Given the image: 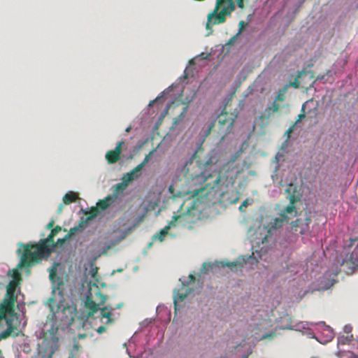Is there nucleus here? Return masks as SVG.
Segmentation results:
<instances>
[{
  "label": "nucleus",
  "mask_w": 358,
  "mask_h": 358,
  "mask_svg": "<svg viewBox=\"0 0 358 358\" xmlns=\"http://www.w3.org/2000/svg\"><path fill=\"white\" fill-rule=\"evenodd\" d=\"M54 238L50 233L46 238L41 239L38 243L20 244L23 247V253L17 267H31L44 257H48L56 247Z\"/></svg>",
  "instance_id": "obj_2"
},
{
  "label": "nucleus",
  "mask_w": 358,
  "mask_h": 358,
  "mask_svg": "<svg viewBox=\"0 0 358 358\" xmlns=\"http://www.w3.org/2000/svg\"><path fill=\"white\" fill-rule=\"evenodd\" d=\"M53 339L55 341L57 342L58 341V338L56 337V336H54L53 337Z\"/></svg>",
  "instance_id": "obj_46"
},
{
  "label": "nucleus",
  "mask_w": 358,
  "mask_h": 358,
  "mask_svg": "<svg viewBox=\"0 0 358 358\" xmlns=\"http://www.w3.org/2000/svg\"><path fill=\"white\" fill-rule=\"evenodd\" d=\"M143 167L144 166L143 164H138L134 169H133L129 173H127L124 177V179H127V182H130L134 180L138 176L137 173L141 171Z\"/></svg>",
  "instance_id": "obj_16"
},
{
  "label": "nucleus",
  "mask_w": 358,
  "mask_h": 358,
  "mask_svg": "<svg viewBox=\"0 0 358 358\" xmlns=\"http://www.w3.org/2000/svg\"><path fill=\"white\" fill-rule=\"evenodd\" d=\"M59 232V231H57L56 229H55L53 228V229L51 230V232H50V233H51L54 236H56Z\"/></svg>",
  "instance_id": "obj_37"
},
{
  "label": "nucleus",
  "mask_w": 358,
  "mask_h": 358,
  "mask_svg": "<svg viewBox=\"0 0 358 358\" xmlns=\"http://www.w3.org/2000/svg\"><path fill=\"white\" fill-rule=\"evenodd\" d=\"M162 97V96H158L155 100L150 101V105H152L155 102H157V101H160Z\"/></svg>",
  "instance_id": "obj_36"
},
{
  "label": "nucleus",
  "mask_w": 358,
  "mask_h": 358,
  "mask_svg": "<svg viewBox=\"0 0 358 358\" xmlns=\"http://www.w3.org/2000/svg\"><path fill=\"white\" fill-rule=\"evenodd\" d=\"M54 224H55V221L53 220H52L47 225H46V229H53V227H54Z\"/></svg>",
  "instance_id": "obj_33"
},
{
  "label": "nucleus",
  "mask_w": 358,
  "mask_h": 358,
  "mask_svg": "<svg viewBox=\"0 0 358 358\" xmlns=\"http://www.w3.org/2000/svg\"><path fill=\"white\" fill-rule=\"evenodd\" d=\"M130 129H131V127H129L128 128H127V129H126V131H127V132H129V131H130Z\"/></svg>",
  "instance_id": "obj_48"
},
{
  "label": "nucleus",
  "mask_w": 358,
  "mask_h": 358,
  "mask_svg": "<svg viewBox=\"0 0 358 358\" xmlns=\"http://www.w3.org/2000/svg\"><path fill=\"white\" fill-rule=\"evenodd\" d=\"M225 162L224 152L218 148L212 150L203 163L189 159L184 167L186 180L192 187L187 194L196 200L201 196L208 200L221 199L239 173L234 161Z\"/></svg>",
  "instance_id": "obj_1"
},
{
  "label": "nucleus",
  "mask_w": 358,
  "mask_h": 358,
  "mask_svg": "<svg viewBox=\"0 0 358 358\" xmlns=\"http://www.w3.org/2000/svg\"><path fill=\"white\" fill-rule=\"evenodd\" d=\"M186 205V202H184L182 206H181V209L183 210V208L185 207V206Z\"/></svg>",
  "instance_id": "obj_45"
},
{
  "label": "nucleus",
  "mask_w": 358,
  "mask_h": 358,
  "mask_svg": "<svg viewBox=\"0 0 358 358\" xmlns=\"http://www.w3.org/2000/svg\"><path fill=\"white\" fill-rule=\"evenodd\" d=\"M187 296V292L185 294H180L179 292L174 293L173 296V303L175 306V310H177V306H178V301H182Z\"/></svg>",
  "instance_id": "obj_19"
},
{
  "label": "nucleus",
  "mask_w": 358,
  "mask_h": 358,
  "mask_svg": "<svg viewBox=\"0 0 358 358\" xmlns=\"http://www.w3.org/2000/svg\"><path fill=\"white\" fill-rule=\"evenodd\" d=\"M235 8L234 0H216L214 9L208 15L206 29L211 30L213 25L225 22Z\"/></svg>",
  "instance_id": "obj_5"
},
{
  "label": "nucleus",
  "mask_w": 358,
  "mask_h": 358,
  "mask_svg": "<svg viewBox=\"0 0 358 358\" xmlns=\"http://www.w3.org/2000/svg\"><path fill=\"white\" fill-rule=\"evenodd\" d=\"M153 152H154V151L152 150L148 155H147L145 156V157L144 158L143 162L141 164H143V166H145L150 161V157L152 155Z\"/></svg>",
  "instance_id": "obj_27"
},
{
  "label": "nucleus",
  "mask_w": 358,
  "mask_h": 358,
  "mask_svg": "<svg viewBox=\"0 0 358 358\" xmlns=\"http://www.w3.org/2000/svg\"><path fill=\"white\" fill-rule=\"evenodd\" d=\"M116 198H117L116 195H113V196L108 195L105 199H103L102 200H99L97 202L96 208L92 209V216L96 215L97 212H98L97 208H99L101 210H106L108 207L110 206V205L111 203H113L114 202V201Z\"/></svg>",
  "instance_id": "obj_12"
},
{
  "label": "nucleus",
  "mask_w": 358,
  "mask_h": 358,
  "mask_svg": "<svg viewBox=\"0 0 358 358\" xmlns=\"http://www.w3.org/2000/svg\"><path fill=\"white\" fill-rule=\"evenodd\" d=\"M69 238H66V236L63 238H58L57 241L55 243L56 246L57 245H62L66 240Z\"/></svg>",
  "instance_id": "obj_30"
},
{
  "label": "nucleus",
  "mask_w": 358,
  "mask_h": 358,
  "mask_svg": "<svg viewBox=\"0 0 358 358\" xmlns=\"http://www.w3.org/2000/svg\"><path fill=\"white\" fill-rule=\"evenodd\" d=\"M124 145L123 141L117 143L115 148L113 150H108L106 154V159L108 164H115L120 159V154L122 152V147Z\"/></svg>",
  "instance_id": "obj_9"
},
{
  "label": "nucleus",
  "mask_w": 358,
  "mask_h": 358,
  "mask_svg": "<svg viewBox=\"0 0 358 358\" xmlns=\"http://www.w3.org/2000/svg\"><path fill=\"white\" fill-rule=\"evenodd\" d=\"M59 232V231H57L56 229H55L53 228V229L51 230V232H50V233H51L54 236H56Z\"/></svg>",
  "instance_id": "obj_38"
},
{
  "label": "nucleus",
  "mask_w": 358,
  "mask_h": 358,
  "mask_svg": "<svg viewBox=\"0 0 358 358\" xmlns=\"http://www.w3.org/2000/svg\"><path fill=\"white\" fill-rule=\"evenodd\" d=\"M271 108H273V112H278L280 109V106L278 103H277V101H274L271 104Z\"/></svg>",
  "instance_id": "obj_28"
},
{
  "label": "nucleus",
  "mask_w": 358,
  "mask_h": 358,
  "mask_svg": "<svg viewBox=\"0 0 358 358\" xmlns=\"http://www.w3.org/2000/svg\"><path fill=\"white\" fill-rule=\"evenodd\" d=\"M311 358H315V357H311Z\"/></svg>",
  "instance_id": "obj_51"
},
{
  "label": "nucleus",
  "mask_w": 358,
  "mask_h": 358,
  "mask_svg": "<svg viewBox=\"0 0 358 358\" xmlns=\"http://www.w3.org/2000/svg\"><path fill=\"white\" fill-rule=\"evenodd\" d=\"M292 131V127L289 128V129L287 131V133L288 134H289Z\"/></svg>",
  "instance_id": "obj_43"
},
{
  "label": "nucleus",
  "mask_w": 358,
  "mask_h": 358,
  "mask_svg": "<svg viewBox=\"0 0 358 358\" xmlns=\"http://www.w3.org/2000/svg\"><path fill=\"white\" fill-rule=\"evenodd\" d=\"M235 1H236L237 6L239 8H241L242 10L245 8L244 0H235Z\"/></svg>",
  "instance_id": "obj_31"
},
{
  "label": "nucleus",
  "mask_w": 358,
  "mask_h": 358,
  "mask_svg": "<svg viewBox=\"0 0 358 358\" xmlns=\"http://www.w3.org/2000/svg\"><path fill=\"white\" fill-rule=\"evenodd\" d=\"M304 108H305V106L303 105L302 106V113L299 114L298 115V117H297V120L295 122V124H297L298 122H299L300 121H301L303 118H305L306 117V115H305V110H304Z\"/></svg>",
  "instance_id": "obj_26"
},
{
  "label": "nucleus",
  "mask_w": 358,
  "mask_h": 358,
  "mask_svg": "<svg viewBox=\"0 0 358 358\" xmlns=\"http://www.w3.org/2000/svg\"><path fill=\"white\" fill-rule=\"evenodd\" d=\"M187 201L189 202L188 205L189 206L185 207V211L180 215L173 216L169 224L161 229L159 234L155 236V238L162 241L170 228L175 226L177 223H180L182 225L185 226L187 224H195L200 220L201 210L197 206L198 201L195 199H189Z\"/></svg>",
  "instance_id": "obj_3"
},
{
  "label": "nucleus",
  "mask_w": 358,
  "mask_h": 358,
  "mask_svg": "<svg viewBox=\"0 0 358 358\" xmlns=\"http://www.w3.org/2000/svg\"><path fill=\"white\" fill-rule=\"evenodd\" d=\"M236 262H232V263H228V264H226V266H231V267L234 266H236Z\"/></svg>",
  "instance_id": "obj_39"
},
{
  "label": "nucleus",
  "mask_w": 358,
  "mask_h": 358,
  "mask_svg": "<svg viewBox=\"0 0 358 358\" xmlns=\"http://www.w3.org/2000/svg\"><path fill=\"white\" fill-rule=\"evenodd\" d=\"M236 116L232 113H222L217 115L214 124L210 127H217L218 132L222 134V138L229 134L234 124Z\"/></svg>",
  "instance_id": "obj_7"
},
{
  "label": "nucleus",
  "mask_w": 358,
  "mask_h": 358,
  "mask_svg": "<svg viewBox=\"0 0 358 358\" xmlns=\"http://www.w3.org/2000/svg\"><path fill=\"white\" fill-rule=\"evenodd\" d=\"M5 307L6 306H2V305L0 304V322L3 320H5L6 322L7 320H10L6 316V314L13 315L14 313V310H7Z\"/></svg>",
  "instance_id": "obj_20"
},
{
  "label": "nucleus",
  "mask_w": 358,
  "mask_h": 358,
  "mask_svg": "<svg viewBox=\"0 0 358 358\" xmlns=\"http://www.w3.org/2000/svg\"><path fill=\"white\" fill-rule=\"evenodd\" d=\"M106 327H104V326H101L99 327L97 329H96V331L98 334H101L102 333H103L104 331H106Z\"/></svg>",
  "instance_id": "obj_34"
},
{
  "label": "nucleus",
  "mask_w": 358,
  "mask_h": 358,
  "mask_svg": "<svg viewBox=\"0 0 358 358\" xmlns=\"http://www.w3.org/2000/svg\"><path fill=\"white\" fill-rule=\"evenodd\" d=\"M189 278H190V280H191V281H192V282H194V281L195 280V277H194V275H192V274H190V275H189Z\"/></svg>",
  "instance_id": "obj_40"
},
{
  "label": "nucleus",
  "mask_w": 358,
  "mask_h": 358,
  "mask_svg": "<svg viewBox=\"0 0 358 358\" xmlns=\"http://www.w3.org/2000/svg\"><path fill=\"white\" fill-rule=\"evenodd\" d=\"M68 358H75L73 354H71Z\"/></svg>",
  "instance_id": "obj_47"
},
{
  "label": "nucleus",
  "mask_w": 358,
  "mask_h": 358,
  "mask_svg": "<svg viewBox=\"0 0 358 358\" xmlns=\"http://www.w3.org/2000/svg\"><path fill=\"white\" fill-rule=\"evenodd\" d=\"M106 301V296L102 294L99 289H96V293L93 295L90 293L87 296L85 306L88 309V317L93 316L95 313L100 310V317L103 320L106 318V324H109L113 322L114 320L112 318V312L115 309H120L123 306V303H119L113 307L110 305H108L103 308H100L99 307L105 303Z\"/></svg>",
  "instance_id": "obj_4"
},
{
  "label": "nucleus",
  "mask_w": 358,
  "mask_h": 358,
  "mask_svg": "<svg viewBox=\"0 0 358 358\" xmlns=\"http://www.w3.org/2000/svg\"><path fill=\"white\" fill-rule=\"evenodd\" d=\"M306 79L310 80L311 83L310 85H312L314 83V81H313V76L310 74V73L302 71L295 78L294 81L292 83V85L295 88L299 87L301 85H303V87H307V86H306L307 85L306 82Z\"/></svg>",
  "instance_id": "obj_11"
},
{
  "label": "nucleus",
  "mask_w": 358,
  "mask_h": 358,
  "mask_svg": "<svg viewBox=\"0 0 358 358\" xmlns=\"http://www.w3.org/2000/svg\"><path fill=\"white\" fill-rule=\"evenodd\" d=\"M12 322H13L12 320H7L8 328L6 330H5L4 331H3L0 334V339L6 338L13 331L15 328L13 327Z\"/></svg>",
  "instance_id": "obj_18"
},
{
  "label": "nucleus",
  "mask_w": 358,
  "mask_h": 358,
  "mask_svg": "<svg viewBox=\"0 0 358 358\" xmlns=\"http://www.w3.org/2000/svg\"><path fill=\"white\" fill-rule=\"evenodd\" d=\"M248 200L244 201L241 203V205L240 206V207H239V210H242L243 208V207H246V206H248Z\"/></svg>",
  "instance_id": "obj_35"
},
{
  "label": "nucleus",
  "mask_w": 358,
  "mask_h": 358,
  "mask_svg": "<svg viewBox=\"0 0 358 358\" xmlns=\"http://www.w3.org/2000/svg\"><path fill=\"white\" fill-rule=\"evenodd\" d=\"M17 283L15 281H10L7 286L6 294L3 299V301L0 303L2 306H6L7 310H15V302L16 301V296L15 295Z\"/></svg>",
  "instance_id": "obj_8"
},
{
  "label": "nucleus",
  "mask_w": 358,
  "mask_h": 358,
  "mask_svg": "<svg viewBox=\"0 0 358 358\" xmlns=\"http://www.w3.org/2000/svg\"><path fill=\"white\" fill-rule=\"evenodd\" d=\"M238 36V35H237V34H236V36H233L232 38H231L229 40V41H228V43H227V45H233V44L236 42V39H237Z\"/></svg>",
  "instance_id": "obj_32"
},
{
  "label": "nucleus",
  "mask_w": 358,
  "mask_h": 358,
  "mask_svg": "<svg viewBox=\"0 0 358 358\" xmlns=\"http://www.w3.org/2000/svg\"><path fill=\"white\" fill-rule=\"evenodd\" d=\"M13 278L11 281H15L17 285H19L20 282L22 280L21 274L17 269H13L12 271H9L8 273Z\"/></svg>",
  "instance_id": "obj_21"
},
{
  "label": "nucleus",
  "mask_w": 358,
  "mask_h": 358,
  "mask_svg": "<svg viewBox=\"0 0 358 358\" xmlns=\"http://www.w3.org/2000/svg\"><path fill=\"white\" fill-rule=\"evenodd\" d=\"M273 113L274 112H273V108H271V106H269L265 109L264 117L266 119H268Z\"/></svg>",
  "instance_id": "obj_24"
},
{
  "label": "nucleus",
  "mask_w": 358,
  "mask_h": 358,
  "mask_svg": "<svg viewBox=\"0 0 358 358\" xmlns=\"http://www.w3.org/2000/svg\"><path fill=\"white\" fill-rule=\"evenodd\" d=\"M79 229V227H75L71 228L69 233L66 235V238H70L73 235H74Z\"/></svg>",
  "instance_id": "obj_25"
},
{
  "label": "nucleus",
  "mask_w": 358,
  "mask_h": 358,
  "mask_svg": "<svg viewBox=\"0 0 358 358\" xmlns=\"http://www.w3.org/2000/svg\"><path fill=\"white\" fill-rule=\"evenodd\" d=\"M53 317H58L59 320L66 319L73 320L75 309L69 306L64 300H61L57 305H54L53 298L49 299L47 303Z\"/></svg>",
  "instance_id": "obj_6"
},
{
  "label": "nucleus",
  "mask_w": 358,
  "mask_h": 358,
  "mask_svg": "<svg viewBox=\"0 0 358 358\" xmlns=\"http://www.w3.org/2000/svg\"><path fill=\"white\" fill-rule=\"evenodd\" d=\"M326 275L327 274H325L322 278H321L320 279V289H323V290L328 289L331 288L334 285V282H336V280L334 279L327 278Z\"/></svg>",
  "instance_id": "obj_15"
},
{
  "label": "nucleus",
  "mask_w": 358,
  "mask_h": 358,
  "mask_svg": "<svg viewBox=\"0 0 358 358\" xmlns=\"http://www.w3.org/2000/svg\"><path fill=\"white\" fill-rule=\"evenodd\" d=\"M245 25H246V23L244 21L242 20V21L239 22V24H238L239 29H238V32L237 33V35H239L243 31Z\"/></svg>",
  "instance_id": "obj_29"
},
{
  "label": "nucleus",
  "mask_w": 358,
  "mask_h": 358,
  "mask_svg": "<svg viewBox=\"0 0 358 358\" xmlns=\"http://www.w3.org/2000/svg\"><path fill=\"white\" fill-rule=\"evenodd\" d=\"M289 203L287 206L285 210L282 211L281 213L280 214L281 217L285 218L287 221L289 219L287 214L292 213L296 211L294 204L296 202L300 200V196L292 193L289 194Z\"/></svg>",
  "instance_id": "obj_10"
},
{
  "label": "nucleus",
  "mask_w": 358,
  "mask_h": 358,
  "mask_svg": "<svg viewBox=\"0 0 358 358\" xmlns=\"http://www.w3.org/2000/svg\"><path fill=\"white\" fill-rule=\"evenodd\" d=\"M287 88L286 87L281 89L278 93L277 96L275 98V101H283L285 100V94L286 93Z\"/></svg>",
  "instance_id": "obj_22"
},
{
  "label": "nucleus",
  "mask_w": 358,
  "mask_h": 358,
  "mask_svg": "<svg viewBox=\"0 0 358 358\" xmlns=\"http://www.w3.org/2000/svg\"><path fill=\"white\" fill-rule=\"evenodd\" d=\"M49 278L50 280L54 285V289H55V285L58 289L60 288V286L64 285L62 280L57 276V268L55 267H52L50 269Z\"/></svg>",
  "instance_id": "obj_13"
},
{
  "label": "nucleus",
  "mask_w": 358,
  "mask_h": 358,
  "mask_svg": "<svg viewBox=\"0 0 358 358\" xmlns=\"http://www.w3.org/2000/svg\"><path fill=\"white\" fill-rule=\"evenodd\" d=\"M284 222L288 221L280 215V217H276L272 220L268 224V231L270 232L271 229L280 228L282 226Z\"/></svg>",
  "instance_id": "obj_14"
},
{
  "label": "nucleus",
  "mask_w": 358,
  "mask_h": 358,
  "mask_svg": "<svg viewBox=\"0 0 358 358\" xmlns=\"http://www.w3.org/2000/svg\"><path fill=\"white\" fill-rule=\"evenodd\" d=\"M339 343L345 344V341H341V340H340V341H339Z\"/></svg>",
  "instance_id": "obj_49"
},
{
  "label": "nucleus",
  "mask_w": 358,
  "mask_h": 358,
  "mask_svg": "<svg viewBox=\"0 0 358 358\" xmlns=\"http://www.w3.org/2000/svg\"><path fill=\"white\" fill-rule=\"evenodd\" d=\"M54 229L59 231L62 230V227L59 226H56Z\"/></svg>",
  "instance_id": "obj_42"
},
{
  "label": "nucleus",
  "mask_w": 358,
  "mask_h": 358,
  "mask_svg": "<svg viewBox=\"0 0 358 358\" xmlns=\"http://www.w3.org/2000/svg\"><path fill=\"white\" fill-rule=\"evenodd\" d=\"M78 196L77 193L73 192H68L63 197V201L66 205H69L71 203L76 202L78 199Z\"/></svg>",
  "instance_id": "obj_17"
},
{
  "label": "nucleus",
  "mask_w": 358,
  "mask_h": 358,
  "mask_svg": "<svg viewBox=\"0 0 358 358\" xmlns=\"http://www.w3.org/2000/svg\"><path fill=\"white\" fill-rule=\"evenodd\" d=\"M73 348L77 350H78V348H79V345H78V344H75V345H73Z\"/></svg>",
  "instance_id": "obj_44"
},
{
  "label": "nucleus",
  "mask_w": 358,
  "mask_h": 358,
  "mask_svg": "<svg viewBox=\"0 0 358 358\" xmlns=\"http://www.w3.org/2000/svg\"><path fill=\"white\" fill-rule=\"evenodd\" d=\"M287 192L289 193L290 192V188L287 189Z\"/></svg>",
  "instance_id": "obj_50"
},
{
  "label": "nucleus",
  "mask_w": 358,
  "mask_h": 358,
  "mask_svg": "<svg viewBox=\"0 0 358 358\" xmlns=\"http://www.w3.org/2000/svg\"><path fill=\"white\" fill-rule=\"evenodd\" d=\"M85 337H86V334H85L78 335L79 338H85Z\"/></svg>",
  "instance_id": "obj_41"
},
{
  "label": "nucleus",
  "mask_w": 358,
  "mask_h": 358,
  "mask_svg": "<svg viewBox=\"0 0 358 358\" xmlns=\"http://www.w3.org/2000/svg\"><path fill=\"white\" fill-rule=\"evenodd\" d=\"M126 181L125 182H120V183H118L115 185V194L114 195H116L117 196V193L119 192L120 191H123L126 187L127 186V179H124Z\"/></svg>",
  "instance_id": "obj_23"
}]
</instances>
